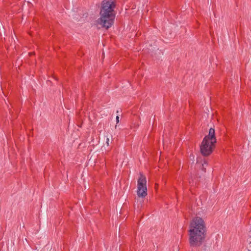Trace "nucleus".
Segmentation results:
<instances>
[{"label":"nucleus","instance_id":"nucleus-2","mask_svg":"<svg viewBox=\"0 0 251 251\" xmlns=\"http://www.w3.org/2000/svg\"><path fill=\"white\" fill-rule=\"evenodd\" d=\"M116 5L111 0H103L100 13V17L97 20V23L102 27L108 29L114 24L115 13L114 9Z\"/></svg>","mask_w":251,"mask_h":251},{"label":"nucleus","instance_id":"nucleus-7","mask_svg":"<svg viewBox=\"0 0 251 251\" xmlns=\"http://www.w3.org/2000/svg\"><path fill=\"white\" fill-rule=\"evenodd\" d=\"M116 122H117V124L119 122V117L118 116H117V117H116Z\"/></svg>","mask_w":251,"mask_h":251},{"label":"nucleus","instance_id":"nucleus-5","mask_svg":"<svg viewBox=\"0 0 251 251\" xmlns=\"http://www.w3.org/2000/svg\"><path fill=\"white\" fill-rule=\"evenodd\" d=\"M204 142L205 141H211V144H215L216 142V139L215 136V130L213 128H210L209 130L208 135L205 136L203 139Z\"/></svg>","mask_w":251,"mask_h":251},{"label":"nucleus","instance_id":"nucleus-4","mask_svg":"<svg viewBox=\"0 0 251 251\" xmlns=\"http://www.w3.org/2000/svg\"><path fill=\"white\" fill-rule=\"evenodd\" d=\"M214 148V144H211V141L203 140L200 147L201 151L203 155L207 156L209 155Z\"/></svg>","mask_w":251,"mask_h":251},{"label":"nucleus","instance_id":"nucleus-3","mask_svg":"<svg viewBox=\"0 0 251 251\" xmlns=\"http://www.w3.org/2000/svg\"><path fill=\"white\" fill-rule=\"evenodd\" d=\"M147 180L146 177L140 174L137 181V193L139 197L145 198L147 195Z\"/></svg>","mask_w":251,"mask_h":251},{"label":"nucleus","instance_id":"nucleus-1","mask_svg":"<svg viewBox=\"0 0 251 251\" xmlns=\"http://www.w3.org/2000/svg\"><path fill=\"white\" fill-rule=\"evenodd\" d=\"M189 230V242L191 246H200L205 238L206 227L203 220L196 217L191 223Z\"/></svg>","mask_w":251,"mask_h":251},{"label":"nucleus","instance_id":"nucleus-6","mask_svg":"<svg viewBox=\"0 0 251 251\" xmlns=\"http://www.w3.org/2000/svg\"><path fill=\"white\" fill-rule=\"evenodd\" d=\"M106 143L107 145L109 146V139L108 138H107Z\"/></svg>","mask_w":251,"mask_h":251}]
</instances>
